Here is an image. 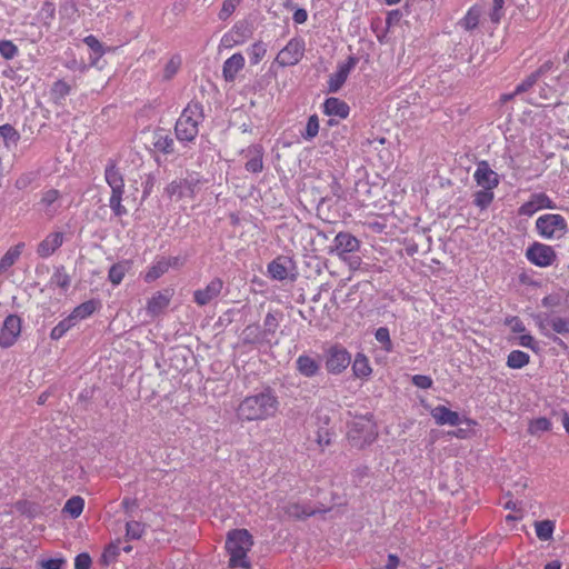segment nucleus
Masks as SVG:
<instances>
[{
  "label": "nucleus",
  "mask_w": 569,
  "mask_h": 569,
  "mask_svg": "<svg viewBox=\"0 0 569 569\" xmlns=\"http://www.w3.org/2000/svg\"><path fill=\"white\" fill-rule=\"evenodd\" d=\"M548 323L555 332L563 336H569V319L553 317L549 319Z\"/></svg>",
  "instance_id": "obj_35"
},
{
  "label": "nucleus",
  "mask_w": 569,
  "mask_h": 569,
  "mask_svg": "<svg viewBox=\"0 0 569 569\" xmlns=\"http://www.w3.org/2000/svg\"><path fill=\"white\" fill-rule=\"evenodd\" d=\"M63 563L62 559H48L41 561V568L43 569H60Z\"/></svg>",
  "instance_id": "obj_59"
},
{
  "label": "nucleus",
  "mask_w": 569,
  "mask_h": 569,
  "mask_svg": "<svg viewBox=\"0 0 569 569\" xmlns=\"http://www.w3.org/2000/svg\"><path fill=\"white\" fill-rule=\"evenodd\" d=\"M278 401L269 392H261L244 398L238 409V418L242 421L264 420L274 415Z\"/></svg>",
  "instance_id": "obj_1"
},
{
  "label": "nucleus",
  "mask_w": 569,
  "mask_h": 569,
  "mask_svg": "<svg viewBox=\"0 0 569 569\" xmlns=\"http://www.w3.org/2000/svg\"><path fill=\"white\" fill-rule=\"evenodd\" d=\"M91 558L88 553H80L74 559L76 569H90Z\"/></svg>",
  "instance_id": "obj_55"
},
{
  "label": "nucleus",
  "mask_w": 569,
  "mask_h": 569,
  "mask_svg": "<svg viewBox=\"0 0 569 569\" xmlns=\"http://www.w3.org/2000/svg\"><path fill=\"white\" fill-rule=\"evenodd\" d=\"M169 267H170V261H167V260L158 261L157 264H154L153 267H151L148 270V272L144 276V280L147 282H152V281L157 280L158 278H160L162 274H164L169 270Z\"/></svg>",
  "instance_id": "obj_30"
},
{
  "label": "nucleus",
  "mask_w": 569,
  "mask_h": 569,
  "mask_svg": "<svg viewBox=\"0 0 569 569\" xmlns=\"http://www.w3.org/2000/svg\"><path fill=\"white\" fill-rule=\"evenodd\" d=\"M83 499L79 496H74L66 502L63 511L68 512L72 518H78L83 510Z\"/></svg>",
  "instance_id": "obj_33"
},
{
  "label": "nucleus",
  "mask_w": 569,
  "mask_h": 569,
  "mask_svg": "<svg viewBox=\"0 0 569 569\" xmlns=\"http://www.w3.org/2000/svg\"><path fill=\"white\" fill-rule=\"evenodd\" d=\"M172 296L173 291L171 289L156 292L147 302V313L150 317H157L162 313L169 306Z\"/></svg>",
  "instance_id": "obj_13"
},
{
  "label": "nucleus",
  "mask_w": 569,
  "mask_h": 569,
  "mask_svg": "<svg viewBox=\"0 0 569 569\" xmlns=\"http://www.w3.org/2000/svg\"><path fill=\"white\" fill-rule=\"evenodd\" d=\"M222 281L219 278L211 280L204 289L196 290L193 298L197 305L206 306L217 298L222 290Z\"/></svg>",
  "instance_id": "obj_14"
},
{
  "label": "nucleus",
  "mask_w": 569,
  "mask_h": 569,
  "mask_svg": "<svg viewBox=\"0 0 569 569\" xmlns=\"http://www.w3.org/2000/svg\"><path fill=\"white\" fill-rule=\"evenodd\" d=\"M359 241L356 237L347 232H339L335 238V247L333 251L338 253V256H342L343 253L353 252L358 250Z\"/></svg>",
  "instance_id": "obj_17"
},
{
  "label": "nucleus",
  "mask_w": 569,
  "mask_h": 569,
  "mask_svg": "<svg viewBox=\"0 0 569 569\" xmlns=\"http://www.w3.org/2000/svg\"><path fill=\"white\" fill-rule=\"evenodd\" d=\"M530 357L528 353L513 350L507 358V366L512 369H521L529 363Z\"/></svg>",
  "instance_id": "obj_26"
},
{
  "label": "nucleus",
  "mask_w": 569,
  "mask_h": 569,
  "mask_svg": "<svg viewBox=\"0 0 569 569\" xmlns=\"http://www.w3.org/2000/svg\"><path fill=\"white\" fill-rule=\"evenodd\" d=\"M399 562H400L399 557L393 553H390L388 556V562H387L385 569H397V567L399 566Z\"/></svg>",
  "instance_id": "obj_64"
},
{
  "label": "nucleus",
  "mask_w": 569,
  "mask_h": 569,
  "mask_svg": "<svg viewBox=\"0 0 569 569\" xmlns=\"http://www.w3.org/2000/svg\"><path fill=\"white\" fill-rule=\"evenodd\" d=\"M267 53V48L263 42L258 41L253 43L249 50V58L251 64H258Z\"/></svg>",
  "instance_id": "obj_37"
},
{
  "label": "nucleus",
  "mask_w": 569,
  "mask_h": 569,
  "mask_svg": "<svg viewBox=\"0 0 569 569\" xmlns=\"http://www.w3.org/2000/svg\"><path fill=\"white\" fill-rule=\"evenodd\" d=\"M21 333V319L16 315H10L4 319L0 331V346L9 348L14 345Z\"/></svg>",
  "instance_id": "obj_10"
},
{
  "label": "nucleus",
  "mask_w": 569,
  "mask_h": 569,
  "mask_svg": "<svg viewBox=\"0 0 569 569\" xmlns=\"http://www.w3.org/2000/svg\"><path fill=\"white\" fill-rule=\"evenodd\" d=\"M475 179L478 186L487 190H492L498 186L497 173L490 169L489 164L486 161H481L478 164L477 170L475 172Z\"/></svg>",
  "instance_id": "obj_15"
},
{
  "label": "nucleus",
  "mask_w": 569,
  "mask_h": 569,
  "mask_svg": "<svg viewBox=\"0 0 569 569\" xmlns=\"http://www.w3.org/2000/svg\"><path fill=\"white\" fill-rule=\"evenodd\" d=\"M129 269V261H120L112 264L108 273L109 281L114 286L120 284Z\"/></svg>",
  "instance_id": "obj_25"
},
{
  "label": "nucleus",
  "mask_w": 569,
  "mask_h": 569,
  "mask_svg": "<svg viewBox=\"0 0 569 569\" xmlns=\"http://www.w3.org/2000/svg\"><path fill=\"white\" fill-rule=\"evenodd\" d=\"M532 200L535 201L538 209H542V208L553 209L555 208L553 202L545 193H537V194L532 196Z\"/></svg>",
  "instance_id": "obj_51"
},
{
  "label": "nucleus",
  "mask_w": 569,
  "mask_h": 569,
  "mask_svg": "<svg viewBox=\"0 0 569 569\" xmlns=\"http://www.w3.org/2000/svg\"><path fill=\"white\" fill-rule=\"evenodd\" d=\"M308 18L307 11L305 9H297L293 13V21L296 23H303Z\"/></svg>",
  "instance_id": "obj_62"
},
{
  "label": "nucleus",
  "mask_w": 569,
  "mask_h": 569,
  "mask_svg": "<svg viewBox=\"0 0 569 569\" xmlns=\"http://www.w3.org/2000/svg\"><path fill=\"white\" fill-rule=\"evenodd\" d=\"M253 546V538L247 529H233L228 532L226 550L228 551L230 568H249L250 562L247 553Z\"/></svg>",
  "instance_id": "obj_2"
},
{
  "label": "nucleus",
  "mask_w": 569,
  "mask_h": 569,
  "mask_svg": "<svg viewBox=\"0 0 569 569\" xmlns=\"http://www.w3.org/2000/svg\"><path fill=\"white\" fill-rule=\"evenodd\" d=\"M479 23V11L476 9H470L466 17L462 19L461 24L466 30L475 29Z\"/></svg>",
  "instance_id": "obj_44"
},
{
  "label": "nucleus",
  "mask_w": 569,
  "mask_h": 569,
  "mask_svg": "<svg viewBox=\"0 0 569 569\" xmlns=\"http://www.w3.org/2000/svg\"><path fill=\"white\" fill-rule=\"evenodd\" d=\"M551 429V422L545 417L532 419L528 426V432L531 436H539L541 432L549 431Z\"/></svg>",
  "instance_id": "obj_28"
},
{
  "label": "nucleus",
  "mask_w": 569,
  "mask_h": 569,
  "mask_svg": "<svg viewBox=\"0 0 569 569\" xmlns=\"http://www.w3.org/2000/svg\"><path fill=\"white\" fill-rule=\"evenodd\" d=\"M536 227L539 233L547 239L560 238L567 229L566 220L560 214H545L537 219Z\"/></svg>",
  "instance_id": "obj_5"
},
{
  "label": "nucleus",
  "mask_w": 569,
  "mask_h": 569,
  "mask_svg": "<svg viewBox=\"0 0 569 569\" xmlns=\"http://www.w3.org/2000/svg\"><path fill=\"white\" fill-rule=\"evenodd\" d=\"M18 52V48L9 40L0 41V53L4 59H12Z\"/></svg>",
  "instance_id": "obj_47"
},
{
  "label": "nucleus",
  "mask_w": 569,
  "mask_h": 569,
  "mask_svg": "<svg viewBox=\"0 0 569 569\" xmlns=\"http://www.w3.org/2000/svg\"><path fill=\"white\" fill-rule=\"evenodd\" d=\"M106 181L112 190L110 197V207L117 216H121L126 212L124 208L121 206V197L124 187L123 179L119 171L111 167L106 170Z\"/></svg>",
  "instance_id": "obj_6"
},
{
  "label": "nucleus",
  "mask_w": 569,
  "mask_h": 569,
  "mask_svg": "<svg viewBox=\"0 0 569 569\" xmlns=\"http://www.w3.org/2000/svg\"><path fill=\"white\" fill-rule=\"evenodd\" d=\"M318 132H319V120L316 114H312L308 119L306 130L302 136L305 139L310 140V139L315 138L318 134Z\"/></svg>",
  "instance_id": "obj_41"
},
{
  "label": "nucleus",
  "mask_w": 569,
  "mask_h": 569,
  "mask_svg": "<svg viewBox=\"0 0 569 569\" xmlns=\"http://www.w3.org/2000/svg\"><path fill=\"white\" fill-rule=\"evenodd\" d=\"M352 371L353 375L360 379L368 378L371 375L372 369L368 358L363 353H357L352 363Z\"/></svg>",
  "instance_id": "obj_23"
},
{
  "label": "nucleus",
  "mask_w": 569,
  "mask_h": 569,
  "mask_svg": "<svg viewBox=\"0 0 569 569\" xmlns=\"http://www.w3.org/2000/svg\"><path fill=\"white\" fill-rule=\"evenodd\" d=\"M537 210H539L535 203V201L531 199L530 201L523 203L520 209H519V212L520 214H526V216H531Z\"/></svg>",
  "instance_id": "obj_58"
},
{
  "label": "nucleus",
  "mask_w": 569,
  "mask_h": 569,
  "mask_svg": "<svg viewBox=\"0 0 569 569\" xmlns=\"http://www.w3.org/2000/svg\"><path fill=\"white\" fill-rule=\"evenodd\" d=\"M69 92L70 86L62 80L57 81L51 89V96L56 102L62 100Z\"/></svg>",
  "instance_id": "obj_38"
},
{
  "label": "nucleus",
  "mask_w": 569,
  "mask_h": 569,
  "mask_svg": "<svg viewBox=\"0 0 569 569\" xmlns=\"http://www.w3.org/2000/svg\"><path fill=\"white\" fill-rule=\"evenodd\" d=\"M540 72L537 71L528 76L520 84L517 86L515 93H522L529 90L538 80Z\"/></svg>",
  "instance_id": "obj_49"
},
{
  "label": "nucleus",
  "mask_w": 569,
  "mask_h": 569,
  "mask_svg": "<svg viewBox=\"0 0 569 569\" xmlns=\"http://www.w3.org/2000/svg\"><path fill=\"white\" fill-rule=\"evenodd\" d=\"M243 340L246 342H250V343L259 342L261 340L260 333H259V326H257V325L248 326L243 330Z\"/></svg>",
  "instance_id": "obj_48"
},
{
  "label": "nucleus",
  "mask_w": 569,
  "mask_h": 569,
  "mask_svg": "<svg viewBox=\"0 0 569 569\" xmlns=\"http://www.w3.org/2000/svg\"><path fill=\"white\" fill-rule=\"evenodd\" d=\"M378 437L377 425L367 417H360L352 421L347 432L351 446L362 449L371 445Z\"/></svg>",
  "instance_id": "obj_4"
},
{
  "label": "nucleus",
  "mask_w": 569,
  "mask_h": 569,
  "mask_svg": "<svg viewBox=\"0 0 569 569\" xmlns=\"http://www.w3.org/2000/svg\"><path fill=\"white\" fill-rule=\"evenodd\" d=\"M305 44L300 39H291L288 44L277 54L274 62L280 67L297 64L303 57Z\"/></svg>",
  "instance_id": "obj_7"
},
{
  "label": "nucleus",
  "mask_w": 569,
  "mask_h": 569,
  "mask_svg": "<svg viewBox=\"0 0 569 569\" xmlns=\"http://www.w3.org/2000/svg\"><path fill=\"white\" fill-rule=\"evenodd\" d=\"M542 305L548 308H553L560 305V298L556 295L547 296L542 299Z\"/></svg>",
  "instance_id": "obj_61"
},
{
  "label": "nucleus",
  "mask_w": 569,
  "mask_h": 569,
  "mask_svg": "<svg viewBox=\"0 0 569 569\" xmlns=\"http://www.w3.org/2000/svg\"><path fill=\"white\" fill-rule=\"evenodd\" d=\"M83 41L91 50L97 52L99 57L104 53L101 42L94 36H88Z\"/></svg>",
  "instance_id": "obj_53"
},
{
  "label": "nucleus",
  "mask_w": 569,
  "mask_h": 569,
  "mask_svg": "<svg viewBox=\"0 0 569 569\" xmlns=\"http://www.w3.org/2000/svg\"><path fill=\"white\" fill-rule=\"evenodd\" d=\"M278 328V321L274 315L268 313L264 319V332L273 335Z\"/></svg>",
  "instance_id": "obj_56"
},
{
  "label": "nucleus",
  "mask_w": 569,
  "mask_h": 569,
  "mask_svg": "<svg viewBox=\"0 0 569 569\" xmlns=\"http://www.w3.org/2000/svg\"><path fill=\"white\" fill-rule=\"evenodd\" d=\"M519 343L522 347L530 348L533 351H537V343L531 335H522L519 337Z\"/></svg>",
  "instance_id": "obj_57"
},
{
  "label": "nucleus",
  "mask_w": 569,
  "mask_h": 569,
  "mask_svg": "<svg viewBox=\"0 0 569 569\" xmlns=\"http://www.w3.org/2000/svg\"><path fill=\"white\" fill-rule=\"evenodd\" d=\"M493 199V193L491 190L483 189L481 191L476 192L475 194V204L485 209L488 207Z\"/></svg>",
  "instance_id": "obj_42"
},
{
  "label": "nucleus",
  "mask_w": 569,
  "mask_h": 569,
  "mask_svg": "<svg viewBox=\"0 0 569 569\" xmlns=\"http://www.w3.org/2000/svg\"><path fill=\"white\" fill-rule=\"evenodd\" d=\"M358 63V58L351 56L348 58L347 62L340 64L337 72L330 76L328 80V90L329 92H337L346 82L351 69L356 67Z\"/></svg>",
  "instance_id": "obj_12"
},
{
  "label": "nucleus",
  "mask_w": 569,
  "mask_h": 569,
  "mask_svg": "<svg viewBox=\"0 0 569 569\" xmlns=\"http://www.w3.org/2000/svg\"><path fill=\"white\" fill-rule=\"evenodd\" d=\"M59 198V191L56 189L48 190L43 197L42 202L47 206L52 204Z\"/></svg>",
  "instance_id": "obj_60"
},
{
  "label": "nucleus",
  "mask_w": 569,
  "mask_h": 569,
  "mask_svg": "<svg viewBox=\"0 0 569 569\" xmlns=\"http://www.w3.org/2000/svg\"><path fill=\"white\" fill-rule=\"evenodd\" d=\"M241 1L242 0H224L219 12V19L223 21L227 20L234 12Z\"/></svg>",
  "instance_id": "obj_43"
},
{
  "label": "nucleus",
  "mask_w": 569,
  "mask_h": 569,
  "mask_svg": "<svg viewBox=\"0 0 569 569\" xmlns=\"http://www.w3.org/2000/svg\"><path fill=\"white\" fill-rule=\"evenodd\" d=\"M63 242L62 232H52L47 236L37 248V253L41 258L50 257Z\"/></svg>",
  "instance_id": "obj_16"
},
{
  "label": "nucleus",
  "mask_w": 569,
  "mask_h": 569,
  "mask_svg": "<svg viewBox=\"0 0 569 569\" xmlns=\"http://www.w3.org/2000/svg\"><path fill=\"white\" fill-rule=\"evenodd\" d=\"M537 537L540 540H550L552 538L555 523L551 520L537 521L535 523Z\"/></svg>",
  "instance_id": "obj_31"
},
{
  "label": "nucleus",
  "mask_w": 569,
  "mask_h": 569,
  "mask_svg": "<svg viewBox=\"0 0 569 569\" xmlns=\"http://www.w3.org/2000/svg\"><path fill=\"white\" fill-rule=\"evenodd\" d=\"M375 337H376L377 341H379L380 343H383V349L386 351L389 352L392 350V343L390 340L389 330L387 328L381 327V328L377 329Z\"/></svg>",
  "instance_id": "obj_46"
},
{
  "label": "nucleus",
  "mask_w": 569,
  "mask_h": 569,
  "mask_svg": "<svg viewBox=\"0 0 569 569\" xmlns=\"http://www.w3.org/2000/svg\"><path fill=\"white\" fill-rule=\"evenodd\" d=\"M97 309V303L94 300H88L82 302L78 307H76L69 317L77 323L78 321L88 318L91 316Z\"/></svg>",
  "instance_id": "obj_24"
},
{
  "label": "nucleus",
  "mask_w": 569,
  "mask_h": 569,
  "mask_svg": "<svg viewBox=\"0 0 569 569\" xmlns=\"http://www.w3.org/2000/svg\"><path fill=\"white\" fill-rule=\"evenodd\" d=\"M74 326V321H72V319L68 316L51 330L50 338L52 340H59L60 338L63 337L66 332H68Z\"/></svg>",
  "instance_id": "obj_34"
},
{
  "label": "nucleus",
  "mask_w": 569,
  "mask_h": 569,
  "mask_svg": "<svg viewBox=\"0 0 569 569\" xmlns=\"http://www.w3.org/2000/svg\"><path fill=\"white\" fill-rule=\"evenodd\" d=\"M243 63L244 60L240 53L232 54L227 59L223 64V76L226 80H232L238 71L242 69Z\"/></svg>",
  "instance_id": "obj_21"
},
{
  "label": "nucleus",
  "mask_w": 569,
  "mask_h": 569,
  "mask_svg": "<svg viewBox=\"0 0 569 569\" xmlns=\"http://www.w3.org/2000/svg\"><path fill=\"white\" fill-rule=\"evenodd\" d=\"M316 442L319 446L320 450L323 451L327 447L332 443V433L325 428H320L317 431Z\"/></svg>",
  "instance_id": "obj_40"
},
{
  "label": "nucleus",
  "mask_w": 569,
  "mask_h": 569,
  "mask_svg": "<svg viewBox=\"0 0 569 569\" xmlns=\"http://www.w3.org/2000/svg\"><path fill=\"white\" fill-rule=\"evenodd\" d=\"M284 512L287 516L293 519H305L307 517L316 515L315 510H307L305 507L299 503H289L284 508Z\"/></svg>",
  "instance_id": "obj_32"
},
{
  "label": "nucleus",
  "mask_w": 569,
  "mask_h": 569,
  "mask_svg": "<svg viewBox=\"0 0 569 569\" xmlns=\"http://www.w3.org/2000/svg\"><path fill=\"white\" fill-rule=\"evenodd\" d=\"M137 506H138V505H137V500H134V499L126 498V499H123V501H122V507H123L124 511H126L128 515H130V513L132 512V510H133L134 508H137Z\"/></svg>",
  "instance_id": "obj_63"
},
{
  "label": "nucleus",
  "mask_w": 569,
  "mask_h": 569,
  "mask_svg": "<svg viewBox=\"0 0 569 569\" xmlns=\"http://www.w3.org/2000/svg\"><path fill=\"white\" fill-rule=\"evenodd\" d=\"M412 383L421 389H428L432 386V379L429 376L416 375L412 377Z\"/></svg>",
  "instance_id": "obj_54"
},
{
  "label": "nucleus",
  "mask_w": 569,
  "mask_h": 569,
  "mask_svg": "<svg viewBox=\"0 0 569 569\" xmlns=\"http://www.w3.org/2000/svg\"><path fill=\"white\" fill-rule=\"evenodd\" d=\"M154 147L159 151H162L164 153H170L173 151V139L168 136L159 134L154 142Z\"/></svg>",
  "instance_id": "obj_45"
},
{
  "label": "nucleus",
  "mask_w": 569,
  "mask_h": 569,
  "mask_svg": "<svg viewBox=\"0 0 569 569\" xmlns=\"http://www.w3.org/2000/svg\"><path fill=\"white\" fill-rule=\"evenodd\" d=\"M0 136L6 140H18L19 134L17 130L10 124L0 126Z\"/></svg>",
  "instance_id": "obj_52"
},
{
  "label": "nucleus",
  "mask_w": 569,
  "mask_h": 569,
  "mask_svg": "<svg viewBox=\"0 0 569 569\" xmlns=\"http://www.w3.org/2000/svg\"><path fill=\"white\" fill-rule=\"evenodd\" d=\"M202 117L201 106L189 103L176 123L177 138L181 141H192L198 134V124Z\"/></svg>",
  "instance_id": "obj_3"
},
{
  "label": "nucleus",
  "mask_w": 569,
  "mask_h": 569,
  "mask_svg": "<svg viewBox=\"0 0 569 569\" xmlns=\"http://www.w3.org/2000/svg\"><path fill=\"white\" fill-rule=\"evenodd\" d=\"M166 192L169 198L176 201L190 200L194 196V183L187 179H177L167 186Z\"/></svg>",
  "instance_id": "obj_11"
},
{
  "label": "nucleus",
  "mask_w": 569,
  "mask_h": 569,
  "mask_svg": "<svg viewBox=\"0 0 569 569\" xmlns=\"http://www.w3.org/2000/svg\"><path fill=\"white\" fill-rule=\"evenodd\" d=\"M526 257L531 263L545 268L555 262L557 254L550 246L535 242L527 249Z\"/></svg>",
  "instance_id": "obj_8"
},
{
  "label": "nucleus",
  "mask_w": 569,
  "mask_h": 569,
  "mask_svg": "<svg viewBox=\"0 0 569 569\" xmlns=\"http://www.w3.org/2000/svg\"><path fill=\"white\" fill-rule=\"evenodd\" d=\"M432 418L440 426L449 425V426H458L460 423V418L458 412L450 410L445 406H438L431 411Z\"/></svg>",
  "instance_id": "obj_19"
},
{
  "label": "nucleus",
  "mask_w": 569,
  "mask_h": 569,
  "mask_svg": "<svg viewBox=\"0 0 569 569\" xmlns=\"http://www.w3.org/2000/svg\"><path fill=\"white\" fill-rule=\"evenodd\" d=\"M23 247H24V243H22V242L11 247L0 259V263L8 270L19 259Z\"/></svg>",
  "instance_id": "obj_27"
},
{
  "label": "nucleus",
  "mask_w": 569,
  "mask_h": 569,
  "mask_svg": "<svg viewBox=\"0 0 569 569\" xmlns=\"http://www.w3.org/2000/svg\"><path fill=\"white\" fill-rule=\"evenodd\" d=\"M296 367L298 372L306 378L316 377L320 371V362L307 355L298 357Z\"/></svg>",
  "instance_id": "obj_18"
},
{
  "label": "nucleus",
  "mask_w": 569,
  "mask_h": 569,
  "mask_svg": "<svg viewBox=\"0 0 569 569\" xmlns=\"http://www.w3.org/2000/svg\"><path fill=\"white\" fill-rule=\"evenodd\" d=\"M144 532V525L139 521H128L126 523V538L130 539H139Z\"/></svg>",
  "instance_id": "obj_36"
},
{
  "label": "nucleus",
  "mask_w": 569,
  "mask_h": 569,
  "mask_svg": "<svg viewBox=\"0 0 569 569\" xmlns=\"http://www.w3.org/2000/svg\"><path fill=\"white\" fill-rule=\"evenodd\" d=\"M323 108L325 113L328 116H338L345 119L349 114V106L338 98H328L325 101Z\"/></svg>",
  "instance_id": "obj_20"
},
{
  "label": "nucleus",
  "mask_w": 569,
  "mask_h": 569,
  "mask_svg": "<svg viewBox=\"0 0 569 569\" xmlns=\"http://www.w3.org/2000/svg\"><path fill=\"white\" fill-rule=\"evenodd\" d=\"M350 362L351 356L347 349L333 346L328 351L326 369L330 373L339 375L349 367Z\"/></svg>",
  "instance_id": "obj_9"
},
{
  "label": "nucleus",
  "mask_w": 569,
  "mask_h": 569,
  "mask_svg": "<svg viewBox=\"0 0 569 569\" xmlns=\"http://www.w3.org/2000/svg\"><path fill=\"white\" fill-rule=\"evenodd\" d=\"M248 154L251 158L246 163V169L250 172H260L263 168L262 156L263 151L260 146H253L248 149Z\"/></svg>",
  "instance_id": "obj_22"
},
{
  "label": "nucleus",
  "mask_w": 569,
  "mask_h": 569,
  "mask_svg": "<svg viewBox=\"0 0 569 569\" xmlns=\"http://www.w3.org/2000/svg\"><path fill=\"white\" fill-rule=\"evenodd\" d=\"M179 67H180V59H178V58L170 59L164 67L163 77L166 79H171L177 73Z\"/></svg>",
  "instance_id": "obj_50"
},
{
  "label": "nucleus",
  "mask_w": 569,
  "mask_h": 569,
  "mask_svg": "<svg viewBox=\"0 0 569 569\" xmlns=\"http://www.w3.org/2000/svg\"><path fill=\"white\" fill-rule=\"evenodd\" d=\"M121 540L120 539H117L116 541L111 542L103 551L102 556H101V559L100 561L104 565V566H108L110 565L111 562H113L116 560V558L118 557L120 550H121Z\"/></svg>",
  "instance_id": "obj_29"
},
{
  "label": "nucleus",
  "mask_w": 569,
  "mask_h": 569,
  "mask_svg": "<svg viewBox=\"0 0 569 569\" xmlns=\"http://www.w3.org/2000/svg\"><path fill=\"white\" fill-rule=\"evenodd\" d=\"M268 271L271 274V277L277 280H283L288 276L287 268L284 267V264L280 263L278 260H273L268 266Z\"/></svg>",
  "instance_id": "obj_39"
}]
</instances>
